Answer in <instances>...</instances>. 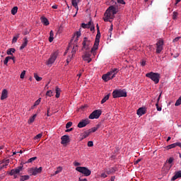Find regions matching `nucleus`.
I'll return each mask as SVG.
<instances>
[{"label":"nucleus","instance_id":"13","mask_svg":"<svg viewBox=\"0 0 181 181\" xmlns=\"http://www.w3.org/2000/svg\"><path fill=\"white\" fill-rule=\"evenodd\" d=\"M91 54L88 52H85L84 55L83 56V59L85 62H88V63L91 62Z\"/></svg>","mask_w":181,"mask_h":181},{"label":"nucleus","instance_id":"51","mask_svg":"<svg viewBox=\"0 0 181 181\" xmlns=\"http://www.w3.org/2000/svg\"><path fill=\"white\" fill-rule=\"evenodd\" d=\"M88 146H89V147L94 146V143L91 141H88Z\"/></svg>","mask_w":181,"mask_h":181},{"label":"nucleus","instance_id":"35","mask_svg":"<svg viewBox=\"0 0 181 181\" xmlns=\"http://www.w3.org/2000/svg\"><path fill=\"white\" fill-rule=\"evenodd\" d=\"M11 13L13 15H16V13H18V6H14L12 9H11Z\"/></svg>","mask_w":181,"mask_h":181},{"label":"nucleus","instance_id":"25","mask_svg":"<svg viewBox=\"0 0 181 181\" xmlns=\"http://www.w3.org/2000/svg\"><path fill=\"white\" fill-rule=\"evenodd\" d=\"M101 127V123H99L96 125V127H93L91 129H89V132H95V131H97L98 129H99V128Z\"/></svg>","mask_w":181,"mask_h":181},{"label":"nucleus","instance_id":"18","mask_svg":"<svg viewBox=\"0 0 181 181\" xmlns=\"http://www.w3.org/2000/svg\"><path fill=\"white\" fill-rule=\"evenodd\" d=\"M23 40H24V42L20 47V50H23V49H25V47H26V46H28V42H29V40H28V38L24 37Z\"/></svg>","mask_w":181,"mask_h":181},{"label":"nucleus","instance_id":"57","mask_svg":"<svg viewBox=\"0 0 181 181\" xmlns=\"http://www.w3.org/2000/svg\"><path fill=\"white\" fill-rule=\"evenodd\" d=\"M175 146H179L181 148V143L180 142H176Z\"/></svg>","mask_w":181,"mask_h":181},{"label":"nucleus","instance_id":"19","mask_svg":"<svg viewBox=\"0 0 181 181\" xmlns=\"http://www.w3.org/2000/svg\"><path fill=\"white\" fill-rule=\"evenodd\" d=\"M179 177H181V170L175 173V175L171 178V181H175L176 179H179Z\"/></svg>","mask_w":181,"mask_h":181},{"label":"nucleus","instance_id":"53","mask_svg":"<svg viewBox=\"0 0 181 181\" xmlns=\"http://www.w3.org/2000/svg\"><path fill=\"white\" fill-rule=\"evenodd\" d=\"M89 28L90 32H93L95 30V27L94 26V25H90Z\"/></svg>","mask_w":181,"mask_h":181},{"label":"nucleus","instance_id":"24","mask_svg":"<svg viewBox=\"0 0 181 181\" xmlns=\"http://www.w3.org/2000/svg\"><path fill=\"white\" fill-rule=\"evenodd\" d=\"M41 22L45 25V26H49V20H47L45 17H41Z\"/></svg>","mask_w":181,"mask_h":181},{"label":"nucleus","instance_id":"2","mask_svg":"<svg viewBox=\"0 0 181 181\" xmlns=\"http://www.w3.org/2000/svg\"><path fill=\"white\" fill-rule=\"evenodd\" d=\"M146 77L151 78L152 81L155 83V84H158L159 81L160 80V74L154 72H149L146 74Z\"/></svg>","mask_w":181,"mask_h":181},{"label":"nucleus","instance_id":"49","mask_svg":"<svg viewBox=\"0 0 181 181\" xmlns=\"http://www.w3.org/2000/svg\"><path fill=\"white\" fill-rule=\"evenodd\" d=\"M156 107L157 108V111H162V107H159V104L156 103Z\"/></svg>","mask_w":181,"mask_h":181},{"label":"nucleus","instance_id":"32","mask_svg":"<svg viewBox=\"0 0 181 181\" xmlns=\"http://www.w3.org/2000/svg\"><path fill=\"white\" fill-rule=\"evenodd\" d=\"M30 177L29 175H22L20 178V181L29 180Z\"/></svg>","mask_w":181,"mask_h":181},{"label":"nucleus","instance_id":"39","mask_svg":"<svg viewBox=\"0 0 181 181\" xmlns=\"http://www.w3.org/2000/svg\"><path fill=\"white\" fill-rule=\"evenodd\" d=\"M181 105V96L178 98V100L175 102V107H179Z\"/></svg>","mask_w":181,"mask_h":181},{"label":"nucleus","instance_id":"15","mask_svg":"<svg viewBox=\"0 0 181 181\" xmlns=\"http://www.w3.org/2000/svg\"><path fill=\"white\" fill-rule=\"evenodd\" d=\"M102 78L104 81H110V80H112V76H111L110 72H107L106 74L103 75Z\"/></svg>","mask_w":181,"mask_h":181},{"label":"nucleus","instance_id":"11","mask_svg":"<svg viewBox=\"0 0 181 181\" xmlns=\"http://www.w3.org/2000/svg\"><path fill=\"white\" fill-rule=\"evenodd\" d=\"M90 124V120L88 119H82L78 124V128H84V127H87Z\"/></svg>","mask_w":181,"mask_h":181},{"label":"nucleus","instance_id":"60","mask_svg":"<svg viewBox=\"0 0 181 181\" xmlns=\"http://www.w3.org/2000/svg\"><path fill=\"white\" fill-rule=\"evenodd\" d=\"M78 181H88L86 178L81 179L79 177Z\"/></svg>","mask_w":181,"mask_h":181},{"label":"nucleus","instance_id":"28","mask_svg":"<svg viewBox=\"0 0 181 181\" xmlns=\"http://www.w3.org/2000/svg\"><path fill=\"white\" fill-rule=\"evenodd\" d=\"M3 163H4V165L0 166V170H2L4 168H6V166H8V165L9 164V160H3Z\"/></svg>","mask_w":181,"mask_h":181},{"label":"nucleus","instance_id":"8","mask_svg":"<svg viewBox=\"0 0 181 181\" xmlns=\"http://www.w3.org/2000/svg\"><path fill=\"white\" fill-rule=\"evenodd\" d=\"M82 50L85 49V50H89L90 47H91V41L88 40L87 37L83 38V41L82 42Z\"/></svg>","mask_w":181,"mask_h":181},{"label":"nucleus","instance_id":"62","mask_svg":"<svg viewBox=\"0 0 181 181\" xmlns=\"http://www.w3.org/2000/svg\"><path fill=\"white\" fill-rule=\"evenodd\" d=\"M141 161V159H137L134 165H138V163Z\"/></svg>","mask_w":181,"mask_h":181},{"label":"nucleus","instance_id":"59","mask_svg":"<svg viewBox=\"0 0 181 181\" xmlns=\"http://www.w3.org/2000/svg\"><path fill=\"white\" fill-rule=\"evenodd\" d=\"M87 25H88V27L90 28V26H93V25H94V24H93V22L90 21L88 22V23Z\"/></svg>","mask_w":181,"mask_h":181},{"label":"nucleus","instance_id":"61","mask_svg":"<svg viewBox=\"0 0 181 181\" xmlns=\"http://www.w3.org/2000/svg\"><path fill=\"white\" fill-rule=\"evenodd\" d=\"M71 131H73V128L67 129L65 132H71Z\"/></svg>","mask_w":181,"mask_h":181},{"label":"nucleus","instance_id":"45","mask_svg":"<svg viewBox=\"0 0 181 181\" xmlns=\"http://www.w3.org/2000/svg\"><path fill=\"white\" fill-rule=\"evenodd\" d=\"M41 100H42V98H40L37 101H35L34 103V107H36V105H39V104H40Z\"/></svg>","mask_w":181,"mask_h":181},{"label":"nucleus","instance_id":"41","mask_svg":"<svg viewBox=\"0 0 181 181\" xmlns=\"http://www.w3.org/2000/svg\"><path fill=\"white\" fill-rule=\"evenodd\" d=\"M173 148H176V144L174 143L173 144H170L167 146L168 149H173Z\"/></svg>","mask_w":181,"mask_h":181},{"label":"nucleus","instance_id":"54","mask_svg":"<svg viewBox=\"0 0 181 181\" xmlns=\"http://www.w3.org/2000/svg\"><path fill=\"white\" fill-rule=\"evenodd\" d=\"M118 4H122V5H125V1L124 0H117Z\"/></svg>","mask_w":181,"mask_h":181},{"label":"nucleus","instance_id":"14","mask_svg":"<svg viewBox=\"0 0 181 181\" xmlns=\"http://www.w3.org/2000/svg\"><path fill=\"white\" fill-rule=\"evenodd\" d=\"M61 139H62L61 144L62 145H64L66 144H69L70 141V137L68 135H64L61 138Z\"/></svg>","mask_w":181,"mask_h":181},{"label":"nucleus","instance_id":"43","mask_svg":"<svg viewBox=\"0 0 181 181\" xmlns=\"http://www.w3.org/2000/svg\"><path fill=\"white\" fill-rule=\"evenodd\" d=\"M81 28H83V29H90V28L88 27V24H86L84 23H83L81 24Z\"/></svg>","mask_w":181,"mask_h":181},{"label":"nucleus","instance_id":"23","mask_svg":"<svg viewBox=\"0 0 181 181\" xmlns=\"http://www.w3.org/2000/svg\"><path fill=\"white\" fill-rule=\"evenodd\" d=\"M78 2H80V0H71V4L76 11H78Z\"/></svg>","mask_w":181,"mask_h":181},{"label":"nucleus","instance_id":"10","mask_svg":"<svg viewBox=\"0 0 181 181\" xmlns=\"http://www.w3.org/2000/svg\"><path fill=\"white\" fill-rule=\"evenodd\" d=\"M22 170H23V165H20L15 169H12L10 171L9 175L10 176H12L13 175H19L21 172H22Z\"/></svg>","mask_w":181,"mask_h":181},{"label":"nucleus","instance_id":"42","mask_svg":"<svg viewBox=\"0 0 181 181\" xmlns=\"http://www.w3.org/2000/svg\"><path fill=\"white\" fill-rule=\"evenodd\" d=\"M46 95L47 97H53V91L52 90H48L46 93Z\"/></svg>","mask_w":181,"mask_h":181},{"label":"nucleus","instance_id":"40","mask_svg":"<svg viewBox=\"0 0 181 181\" xmlns=\"http://www.w3.org/2000/svg\"><path fill=\"white\" fill-rule=\"evenodd\" d=\"M42 134H38L37 135H36L35 137H34V139L35 141H39V139H40V138H42Z\"/></svg>","mask_w":181,"mask_h":181},{"label":"nucleus","instance_id":"64","mask_svg":"<svg viewBox=\"0 0 181 181\" xmlns=\"http://www.w3.org/2000/svg\"><path fill=\"white\" fill-rule=\"evenodd\" d=\"M114 180H115V177L114 176L111 177L110 181H114Z\"/></svg>","mask_w":181,"mask_h":181},{"label":"nucleus","instance_id":"16","mask_svg":"<svg viewBox=\"0 0 181 181\" xmlns=\"http://www.w3.org/2000/svg\"><path fill=\"white\" fill-rule=\"evenodd\" d=\"M136 114L137 115H139V117H142V115L146 114V109H145V107H139L137 110Z\"/></svg>","mask_w":181,"mask_h":181},{"label":"nucleus","instance_id":"5","mask_svg":"<svg viewBox=\"0 0 181 181\" xmlns=\"http://www.w3.org/2000/svg\"><path fill=\"white\" fill-rule=\"evenodd\" d=\"M76 170L84 175V176H90L91 175V170L87 167H76Z\"/></svg>","mask_w":181,"mask_h":181},{"label":"nucleus","instance_id":"50","mask_svg":"<svg viewBox=\"0 0 181 181\" xmlns=\"http://www.w3.org/2000/svg\"><path fill=\"white\" fill-rule=\"evenodd\" d=\"M180 39H181V37H175L173 40V42L175 43V42H179V40H180Z\"/></svg>","mask_w":181,"mask_h":181},{"label":"nucleus","instance_id":"48","mask_svg":"<svg viewBox=\"0 0 181 181\" xmlns=\"http://www.w3.org/2000/svg\"><path fill=\"white\" fill-rule=\"evenodd\" d=\"M71 125H73V122H69L66 124V128L67 129H69V128H70V127H71Z\"/></svg>","mask_w":181,"mask_h":181},{"label":"nucleus","instance_id":"17","mask_svg":"<svg viewBox=\"0 0 181 181\" xmlns=\"http://www.w3.org/2000/svg\"><path fill=\"white\" fill-rule=\"evenodd\" d=\"M71 55H69V57L66 59V63L69 64V62H71V58L73 57V56H74V54H76V48L74 47L73 49L71 52Z\"/></svg>","mask_w":181,"mask_h":181},{"label":"nucleus","instance_id":"38","mask_svg":"<svg viewBox=\"0 0 181 181\" xmlns=\"http://www.w3.org/2000/svg\"><path fill=\"white\" fill-rule=\"evenodd\" d=\"M34 77L37 81H42V77H40L37 74H34Z\"/></svg>","mask_w":181,"mask_h":181},{"label":"nucleus","instance_id":"33","mask_svg":"<svg viewBox=\"0 0 181 181\" xmlns=\"http://www.w3.org/2000/svg\"><path fill=\"white\" fill-rule=\"evenodd\" d=\"M110 99V94L107 95L106 96H105L102 100H101V104H104V103H106L107 101V100Z\"/></svg>","mask_w":181,"mask_h":181},{"label":"nucleus","instance_id":"26","mask_svg":"<svg viewBox=\"0 0 181 181\" xmlns=\"http://www.w3.org/2000/svg\"><path fill=\"white\" fill-rule=\"evenodd\" d=\"M106 172L107 175H112L113 173H115V172H117V168H111L109 170H107Z\"/></svg>","mask_w":181,"mask_h":181},{"label":"nucleus","instance_id":"1","mask_svg":"<svg viewBox=\"0 0 181 181\" xmlns=\"http://www.w3.org/2000/svg\"><path fill=\"white\" fill-rule=\"evenodd\" d=\"M117 12H118V10L115 6H109L104 14L105 17L103 18V21L105 22H112L111 19H113L115 18V15H117Z\"/></svg>","mask_w":181,"mask_h":181},{"label":"nucleus","instance_id":"29","mask_svg":"<svg viewBox=\"0 0 181 181\" xmlns=\"http://www.w3.org/2000/svg\"><path fill=\"white\" fill-rule=\"evenodd\" d=\"M54 33H53V30H51L49 33V42L52 43L53 42V39H54Z\"/></svg>","mask_w":181,"mask_h":181},{"label":"nucleus","instance_id":"56","mask_svg":"<svg viewBox=\"0 0 181 181\" xmlns=\"http://www.w3.org/2000/svg\"><path fill=\"white\" fill-rule=\"evenodd\" d=\"M100 177H103V179H105V177H107V174H105V173H102Z\"/></svg>","mask_w":181,"mask_h":181},{"label":"nucleus","instance_id":"47","mask_svg":"<svg viewBox=\"0 0 181 181\" xmlns=\"http://www.w3.org/2000/svg\"><path fill=\"white\" fill-rule=\"evenodd\" d=\"M76 35V40H78V37L81 36V31H77Z\"/></svg>","mask_w":181,"mask_h":181},{"label":"nucleus","instance_id":"4","mask_svg":"<svg viewBox=\"0 0 181 181\" xmlns=\"http://www.w3.org/2000/svg\"><path fill=\"white\" fill-rule=\"evenodd\" d=\"M113 98H119V97H127V91L125 90L116 89L112 92Z\"/></svg>","mask_w":181,"mask_h":181},{"label":"nucleus","instance_id":"27","mask_svg":"<svg viewBox=\"0 0 181 181\" xmlns=\"http://www.w3.org/2000/svg\"><path fill=\"white\" fill-rule=\"evenodd\" d=\"M55 93H56V95H55L56 98H59L60 93H62V90H60V88L57 86L56 89H55Z\"/></svg>","mask_w":181,"mask_h":181},{"label":"nucleus","instance_id":"3","mask_svg":"<svg viewBox=\"0 0 181 181\" xmlns=\"http://www.w3.org/2000/svg\"><path fill=\"white\" fill-rule=\"evenodd\" d=\"M101 38V33L100 32V30L98 28L97 35L95 40V43L93 45V47L91 49V53L95 52L98 49V46L100 45V39Z\"/></svg>","mask_w":181,"mask_h":181},{"label":"nucleus","instance_id":"31","mask_svg":"<svg viewBox=\"0 0 181 181\" xmlns=\"http://www.w3.org/2000/svg\"><path fill=\"white\" fill-rule=\"evenodd\" d=\"M16 49L15 48H10L7 50V54L10 55V56H13L12 53H15Z\"/></svg>","mask_w":181,"mask_h":181},{"label":"nucleus","instance_id":"30","mask_svg":"<svg viewBox=\"0 0 181 181\" xmlns=\"http://www.w3.org/2000/svg\"><path fill=\"white\" fill-rule=\"evenodd\" d=\"M90 134L91 132H90V130L84 132L82 136V139H86V138H87V136H88Z\"/></svg>","mask_w":181,"mask_h":181},{"label":"nucleus","instance_id":"63","mask_svg":"<svg viewBox=\"0 0 181 181\" xmlns=\"http://www.w3.org/2000/svg\"><path fill=\"white\" fill-rule=\"evenodd\" d=\"M145 64H146V62H145V61H142L141 62V66H145Z\"/></svg>","mask_w":181,"mask_h":181},{"label":"nucleus","instance_id":"37","mask_svg":"<svg viewBox=\"0 0 181 181\" xmlns=\"http://www.w3.org/2000/svg\"><path fill=\"white\" fill-rule=\"evenodd\" d=\"M19 34H17L16 36L13 37V43H16L18 42V39H19Z\"/></svg>","mask_w":181,"mask_h":181},{"label":"nucleus","instance_id":"36","mask_svg":"<svg viewBox=\"0 0 181 181\" xmlns=\"http://www.w3.org/2000/svg\"><path fill=\"white\" fill-rule=\"evenodd\" d=\"M37 159V157H33L28 160V161L25 163H32L34 160H36Z\"/></svg>","mask_w":181,"mask_h":181},{"label":"nucleus","instance_id":"55","mask_svg":"<svg viewBox=\"0 0 181 181\" xmlns=\"http://www.w3.org/2000/svg\"><path fill=\"white\" fill-rule=\"evenodd\" d=\"M74 165H75V166H78V168H80V165H81L80 163H78V162H74Z\"/></svg>","mask_w":181,"mask_h":181},{"label":"nucleus","instance_id":"20","mask_svg":"<svg viewBox=\"0 0 181 181\" xmlns=\"http://www.w3.org/2000/svg\"><path fill=\"white\" fill-rule=\"evenodd\" d=\"M6 98H8V90L4 89L1 93V100H5Z\"/></svg>","mask_w":181,"mask_h":181},{"label":"nucleus","instance_id":"21","mask_svg":"<svg viewBox=\"0 0 181 181\" xmlns=\"http://www.w3.org/2000/svg\"><path fill=\"white\" fill-rule=\"evenodd\" d=\"M11 59H12L13 63H15V57H6L4 61V64H5V66H8V62Z\"/></svg>","mask_w":181,"mask_h":181},{"label":"nucleus","instance_id":"9","mask_svg":"<svg viewBox=\"0 0 181 181\" xmlns=\"http://www.w3.org/2000/svg\"><path fill=\"white\" fill-rule=\"evenodd\" d=\"M163 40L160 39L156 43V53L159 54L163 50Z\"/></svg>","mask_w":181,"mask_h":181},{"label":"nucleus","instance_id":"6","mask_svg":"<svg viewBox=\"0 0 181 181\" xmlns=\"http://www.w3.org/2000/svg\"><path fill=\"white\" fill-rule=\"evenodd\" d=\"M42 168H30L28 169V173L30 174L31 176H36V175H38V173H42Z\"/></svg>","mask_w":181,"mask_h":181},{"label":"nucleus","instance_id":"44","mask_svg":"<svg viewBox=\"0 0 181 181\" xmlns=\"http://www.w3.org/2000/svg\"><path fill=\"white\" fill-rule=\"evenodd\" d=\"M177 18V12L174 11L173 13V19L175 21V20H176Z\"/></svg>","mask_w":181,"mask_h":181},{"label":"nucleus","instance_id":"7","mask_svg":"<svg viewBox=\"0 0 181 181\" xmlns=\"http://www.w3.org/2000/svg\"><path fill=\"white\" fill-rule=\"evenodd\" d=\"M101 114H103L101 110H95L89 115L88 118L89 119H98Z\"/></svg>","mask_w":181,"mask_h":181},{"label":"nucleus","instance_id":"22","mask_svg":"<svg viewBox=\"0 0 181 181\" xmlns=\"http://www.w3.org/2000/svg\"><path fill=\"white\" fill-rule=\"evenodd\" d=\"M118 71H119V70L117 68H115V69H112L110 71H109V73L110 74V76L112 74V78H114V77H115V76L118 73Z\"/></svg>","mask_w":181,"mask_h":181},{"label":"nucleus","instance_id":"12","mask_svg":"<svg viewBox=\"0 0 181 181\" xmlns=\"http://www.w3.org/2000/svg\"><path fill=\"white\" fill-rule=\"evenodd\" d=\"M56 59H57V53L54 52L51 55L50 58H49L47 64L48 66L49 64H53V63H54V62L56 61Z\"/></svg>","mask_w":181,"mask_h":181},{"label":"nucleus","instance_id":"46","mask_svg":"<svg viewBox=\"0 0 181 181\" xmlns=\"http://www.w3.org/2000/svg\"><path fill=\"white\" fill-rule=\"evenodd\" d=\"M26 74V71H23L20 75L21 78H25V75Z\"/></svg>","mask_w":181,"mask_h":181},{"label":"nucleus","instance_id":"58","mask_svg":"<svg viewBox=\"0 0 181 181\" xmlns=\"http://www.w3.org/2000/svg\"><path fill=\"white\" fill-rule=\"evenodd\" d=\"M173 162V158L170 157L169 159H168V163H172Z\"/></svg>","mask_w":181,"mask_h":181},{"label":"nucleus","instance_id":"34","mask_svg":"<svg viewBox=\"0 0 181 181\" xmlns=\"http://www.w3.org/2000/svg\"><path fill=\"white\" fill-rule=\"evenodd\" d=\"M36 117H37V114L34 115L32 117H30L28 119V124H32V122H35V119L36 118Z\"/></svg>","mask_w":181,"mask_h":181},{"label":"nucleus","instance_id":"52","mask_svg":"<svg viewBox=\"0 0 181 181\" xmlns=\"http://www.w3.org/2000/svg\"><path fill=\"white\" fill-rule=\"evenodd\" d=\"M60 172H62V167L58 168V170L55 171V175L60 173Z\"/></svg>","mask_w":181,"mask_h":181}]
</instances>
